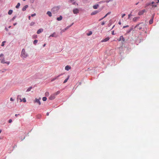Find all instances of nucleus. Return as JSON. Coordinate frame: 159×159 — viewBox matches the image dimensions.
Returning <instances> with one entry per match:
<instances>
[{"label": "nucleus", "mask_w": 159, "mask_h": 159, "mask_svg": "<svg viewBox=\"0 0 159 159\" xmlns=\"http://www.w3.org/2000/svg\"><path fill=\"white\" fill-rule=\"evenodd\" d=\"M28 56L27 54L25 52V50L24 49H23L21 52L20 56L22 58H25Z\"/></svg>", "instance_id": "1"}, {"label": "nucleus", "mask_w": 159, "mask_h": 159, "mask_svg": "<svg viewBox=\"0 0 159 159\" xmlns=\"http://www.w3.org/2000/svg\"><path fill=\"white\" fill-rule=\"evenodd\" d=\"M59 8L58 7H55L52 9L51 11L53 13H56L58 11Z\"/></svg>", "instance_id": "2"}, {"label": "nucleus", "mask_w": 159, "mask_h": 159, "mask_svg": "<svg viewBox=\"0 0 159 159\" xmlns=\"http://www.w3.org/2000/svg\"><path fill=\"white\" fill-rule=\"evenodd\" d=\"M148 5H151L152 6V7H155L157 6V5L154 2H152L151 3H149Z\"/></svg>", "instance_id": "3"}, {"label": "nucleus", "mask_w": 159, "mask_h": 159, "mask_svg": "<svg viewBox=\"0 0 159 159\" xmlns=\"http://www.w3.org/2000/svg\"><path fill=\"white\" fill-rule=\"evenodd\" d=\"M62 75V74H61L59 75H58L57 76H56L53 78H52V79H51V82H52L58 79V78L60 76H61V75Z\"/></svg>", "instance_id": "4"}, {"label": "nucleus", "mask_w": 159, "mask_h": 159, "mask_svg": "<svg viewBox=\"0 0 159 159\" xmlns=\"http://www.w3.org/2000/svg\"><path fill=\"white\" fill-rule=\"evenodd\" d=\"M0 60L1 62L2 63H6L7 65H9L10 63L9 61H5L4 58H3L2 59H1Z\"/></svg>", "instance_id": "5"}, {"label": "nucleus", "mask_w": 159, "mask_h": 159, "mask_svg": "<svg viewBox=\"0 0 159 159\" xmlns=\"http://www.w3.org/2000/svg\"><path fill=\"white\" fill-rule=\"evenodd\" d=\"M40 99V98H39V99L36 98H35V100L34 101V103L37 102L39 104V105H40L41 104V102L39 101V100Z\"/></svg>", "instance_id": "6"}, {"label": "nucleus", "mask_w": 159, "mask_h": 159, "mask_svg": "<svg viewBox=\"0 0 159 159\" xmlns=\"http://www.w3.org/2000/svg\"><path fill=\"white\" fill-rule=\"evenodd\" d=\"M55 98H56V96L54 93V94L51 95V96H50L49 98L50 100H53L54 99H55Z\"/></svg>", "instance_id": "7"}, {"label": "nucleus", "mask_w": 159, "mask_h": 159, "mask_svg": "<svg viewBox=\"0 0 159 159\" xmlns=\"http://www.w3.org/2000/svg\"><path fill=\"white\" fill-rule=\"evenodd\" d=\"M73 11L74 14H77L79 13V10L77 8H75L73 9Z\"/></svg>", "instance_id": "8"}, {"label": "nucleus", "mask_w": 159, "mask_h": 159, "mask_svg": "<svg viewBox=\"0 0 159 159\" xmlns=\"http://www.w3.org/2000/svg\"><path fill=\"white\" fill-rule=\"evenodd\" d=\"M118 40L119 41H120L121 40H122L123 42L125 41V39L122 36H121L120 38L118 39Z\"/></svg>", "instance_id": "9"}, {"label": "nucleus", "mask_w": 159, "mask_h": 159, "mask_svg": "<svg viewBox=\"0 0 159 159\" xmlns=\"http://www.w3.org/2000/svg\"><path fill=\"white\" fill-rule=\"evenodd\" d=\"M110 39V38L109 37H107L104 39H103L101 41V42H106L109 40Z\"/></svg>", "instance_id": "10"}, {"label": "nucleus", "mask_w": 159, "mask_h": 159, "mask_svg": "<svg viewBox=\"0 0 159 159\" xmlns=\"http://www.w3.org/2000/svg\"><path fill=\"white\" fill-rule=\"evenodd\" d=\"M145 11V10H143L142 11H141L139 12L138 14V15H141L143 14Z\"/></svg>", "instance_id": "11"}, {"label": "nucleus", "mask_w": 159, "mask_h": 159, "mask_svg": "<svg viewBox=\"0 0 159 159\" xmlns=\"http://www.w3.org/2000/svg\"><path fill=\"white\" fill-rule=\"evenodd\" d=\"M71 69V67L70 66L67 65L65 66V69L66 70H69Z\"/></svg>", "instance_id": "12"}, {"label": "nucleus", "mask_w": 159, "mask_h": 159, "mask_svg": "<svg viewBox=\"0 0 159 159\" xmlns=\"http://www.w3.org/2000/svg\"><path fill=\"white\" fill-rule=\"evenodd\" d=\"M98 12L99 11H95L92 12L91 14V15H94L98 13Z\"/></svg>", "instance_id": "13"}, {"label": "nucleus", "mask_w": 159, "mask_h": 159, "mask_svg": "<svg viewBox=\"0 0 159 159\" xmlns=\"http://www.w3.org/2000/svg\"><path fill=\"white\" fill-rule=\"evenodd\" d=\"M139 18V17H135L133 19V20L134 22H136Z\"/></svg>", "instance_id": "14"}, {"label": "nucleus", "mask_w": 159, "mask_h": 159, "mask_svg": "<svg viewBox=\"0 0 159 159\" xmlns=\"http://www.w3.org/2000/svg\"><path fill=\"white\" fill-rule=\"evenodd\" d=\"M28 7V5H26L25 6L23 7V8L22 9V10L23 11H24L26 10L27 8Z\"/></svg>", "instance_id": "15"}, {"label": "nucleus", "mask_w": 159, "mask_h": 159, "mask_svg": "<svg viewBox=\"0 0 159 159\" xmlns=\"http://www.w3.org/2000/svg\"><path fill=\"white\" fill-rule=\"evenodd\" d=\"M43 31V30L42 29H39L37 32V33L38 34H39L41 33Z\"/></svg>", "instance_id": "16"}, {"label": "nucleus", "mask_w": 159, "mask_h": 159, "mask_svg": "<svg viewBox=\"0 0 159 159\" xmlns=\"http://www.w3.org/2000/svg\"><path fill=\"white\" fill-rule=\"evenodd\" d=\"M99 7V5L98 4H96L93 6V8L94 9H97Z\"/></svg>", "instance_id": "17"}, {"label": "nucleus", "mask_w": 159, "mask_h": 159, "mask_svg": "<svg viewBox=\"0 0 159 159\" xmlns=\"http://www.w3.org/2000/svg\"><path fill=\"white\" fill-rule=\"evenodd\" d=\"M62 19V17L61 16H60L59 17H57V20L58 21L61 20Z\"/></svg>", "instance_id": "18"}, {"label": "nucleus", "mask_w": 159, "mask_h": 159, "mask_svg": "<svg viewBox=\"0 0 159 159\" xmlns=\"http://www.w3.org/2000/svg\"><path fill=\"white\" fill-rule=\"evenodd\" d=\"M47 14H48V16L50 17H51L52 16V13L50 11H48L47 13Z\"/></svg>", "instance_id": "19"}, {"label": "nucleus", "mask_w": 159, "mask_h": 159, "mask_svg": "<svg viewBox=\"0 0 159 159\" xmlns=\"http://www.w3.org/2000/svg\"><path fill=\"white\" fill-rule=\"evenodd\" d=\"M13 12V11L12 10H10L8 12V14L9 15H10L12 14Z\"/></svg>", "instance_id": "20"}, {"label": "nucleus", "mask_w": 159, "mask_h": 159, "mask_svg": "<svg viewBox=\"0 0 159 159\" xmlns=\"http://www.w3.org/2000/svg\"><path fill=\"white\" fill-rule=\"evenodd\" d=\"M69 78V76H68L67 78L64 81L63 83H66L67 81Z\"/></svg>", "instance_id": "21"}, {"label": "nucleus", "mask_w": 159, "mask_h": 159, "mask_svg": "<svg viewBox=\"0 0 159 159\" xmlns=\"http://www.w3.org/2000/svg\"><path fill=\"white\" fill-rule=\"evenodd\" d=\"M153 22V18H152V19L150 20L149 21V23L150 24H152Z\"/></svg>", "instance_id": "22"}, {"label": "nucleus", "mask_w": 159, "mask_h": 159, "mask_svg": "<svg viewBox=\"0 0 159 159\" xmlns=\"http://www.w3.org/2000/svg\"><path fill=\"white\" fill-rule=\"evenodd\" d=\"M55 33H52V34H51L49 36V37H57V36H55Z\"/></svg>", "instance_id": "23"}, {"label": "nucleus", "mask_w": 159, "mask_h": 159, "mask_svg": "<svg viewBox=\"0 0 159 159\" xmlns=\"http://www.w3.org/2000/svg\"><path fill=\"white\" fill-rule=\"evenodd\" d=\"M20 6V3H18L17 4V5H16V8H18Z\"/></svg>", "instance_id": "24"}, {"label": "nucleus", "mask_w": 159, "mask_h": 159, "mask_svg": "<svg viewBox=\"0 0 159 159\" xmlns=\"http://www.w3.org/2000/svg\"><path fill=\"white\" fill-rule=\"evenodd\" d=\"M60 93V91H58L57 92H56L54 93V94L56 96L57 95H58Z\"/></svg>", "instance_id": "25"}, {"label": "nucleus", "mask_w": 159, "mask_h": 159, "mask_svg": "<svg viewBox=\"0 0 159 159\" xmlns=\"http://www.w3.org/2000/svg\"><path fill=\"white\" fill-rule=\"evenodd\" d=\"M107 16V15H106L103 17L102 18L100 19L99 20V21H100L101 20H103V19H104V18H105V17H106Z\"/></svg>", "instance_id": "26"}, {"label": "nucleus", "mask_w": 159, "mask_h": 159, "mask_svg": "<svg viewBox=\"0 0 159 159\" xmlns=\"http://www.w3.org/2000/svg\"><path fill=\"white\" fill-rule=\"evenodd\" d=\"M38 40H35L34 41L33 43L34 44H36L38 42Z\"/></svg>", "instance_id": "27"}, {"label": "nucleus", "mask_w": 159, "mask_h": 159, "mask_svg": "<svg viewBox=\"0 0 159 159\" xmlns=\"http://www.w3.org/2000/svg\"><path fill=\"white\" fill-rule=\"evenodd\" d=\"M32 89V87H30V88H28L27 89V91H26L27 92H29V91H30L31 89Z\"/></svg>", "instance_id": "28"}, {"label": "nucleus", "mask_w": 159, "mask_h": 159, "mask_svg": "<svg viewBox=\"0 0 159 159\" xmlns=\"http://www.w3.org/2000/svg\"><path fill=\"white\" fill-rule=\"evenodd\" d=\"M47 98L46 97H43L42 98V100L43 101H45L47 100Z\"/></svg>", "instance_id": "29"}, {"label": "nucleus", "mask_w": 159, "mask_h": 159, "mask_svg": "<svg viewBox=\"0 0 159 159\" xmlns=\"http://www.w3.org/2000/svg\"><path fill=\"white\" fill-rule=\"evenodd\" d=\"M6 43L5 41H4L2 42V44H1V46H3L4 45V43Z\"/></svg>", "instance_id": "30"}, {"label": "nucleus", "mask_w": 159, "mask_h": 159, "mask_svg": "<svg viewBox=\"0 0 159 159\" xmlns=\"http://www.w3.org/2000/svg\"><path fill=\"white\" fill-rule=\"evenodd\" d=\"M49 93L48 92H46L45 93V95L46 96H49Z\"/></svg>", "instance_id": "31"}, {"label": "nucleus", "mask_w": 159, "mask_h": 159, "mask_svg": "<svg viewBox=\"0 0 159 159\" xmlns=\"http://www.w3.org/2000/svg\"><path fill=\"white\" fill-rule=\"evenodd\" d=\"M155 3H158L159 2V0H154Z\"/></svg>", "instance_id": "32"}, {"label": "nucleus", "mask_w": 159, "mask_h": 159, "mask_svg": "<svg viewBox=\"0 0 159 159\" xmlns=\"http://www.w3.org/2000/svg\"><path fill=\"white\" fill-rule=\"evenodd\" d=\"M35 23L34 22H31V23H30V26H33V25Z\"/></svg>", "instance_id": "33"}, {"label": "nucleus", "mask_w": 159, "mask_h": 159, "mask_svg": "<svg viewBox=\"0 0 159 159\" xmlns=\"http://www.w3.org/2000/svg\"><path fill=\"white\" fill-rule=\"evenodd\" d=\"M22 101L24 102H26V100L25 99V98H24L22 99Z\"/></svg>", "instance_id": "34"}, {"label": "nucleus", "mask_w": 159, "mask_h": 159, "mask_svg": "<svg viewBox=\"0 0 159 159\" xmlns=\"http://www.w3.org/2000/svg\"><path fill=\"white\" fill-rule=\"evenodd\" d=\"M10 101H14L15 100V99H13V98H10Z\"/></svg>", "instance_id": "35"}, {"label": "nucleus", "mask_w": 159, "mask_h": 159, "mask_svg": "<svg viewBox=\"0 0 159 159\" xmlns=\"http://www.w3.org/2000/svg\"><path fill=\"white\" fill-rule=\"evenodd\" d=\"M125 16V14H122V16H121V17L122 18H123L124 17V16Z\"/></svg>", "instance_id": "36"}, {"label": "nucleus", "mask_w": 159, "mask_h": 159, "mask_svg": "<svg viewBox=\"0 0 159 159\" xmlns=\"http://www.w3.org/2000/svg\"><path fill=\"white\" fill-rule=\"evenodd\" d=\"M73 24H72V25L70 26H67L65 29V30H67L68 28H69Z\"/></svg>", "instance_id": "37"}, {"label": "nucleus", "mask_w": 159, "mask_h": 159, "mask_svg": "<svg viewBox=\"0 0 159 159\" xmlns=\"http://www.w3.org/2000/svg\"><path fill=\"white\" fill-rule=\"evenodd\" d=\"M129 27V25H125V26H124L123 27V28H126V27Z\"/></svg>", "instance_id": "38"}, {"label": "nucleus", "mask_w": 159, "mask_h": 159, "mask_svg": "<svg viewBox=\"0 0 159 159\" xmlns=\"http://www.w3.org/2000/svg\"><path fill=\"white\" fill-rule=\"evenodd\" d=\"M132 16V15L131 14H129L128 15V19H129L130 16Z\"/></svg>", "instance_id": "39"}, {"label": "nucleus", "mask_w": 159, "mask_h": 159, "mask_svg": "<svg viewBox=\"0 0 159 159\" xmlns=\"http://www.w3.org/2000/svg\"><path fill=\"white\" fill-rule=\"evenodd\" d=\"M111 13V12H108V13H107V14H106V15H107V16L109 14H110Z\"/></svg>", "instance_id": "40"}, {"label": "nucleus", "mask_w": 159, "mask_h": 159, "mask_svg": "<svg viewBox=\"0 0 159 159\" xmlns=\"http://www.w3.org/2000/svg\"><path fill=\"white\" fill-rule=\"evenodd\" d=\"M36 16V14L35 13H34V14H32L31 15V16Z\"/></svg>", "instance_id": "41"}, {"label": "nucleus", "mask_w": 159, "mask_h": 159, "mask_svg": "<svg viewBox=\"0 0 159 159\" xmlns=\"http://www.w3.org/2000/svg\"><path fill=\"white\" fill-rule=\"evenodd\" d=\"M12 122V120L11 119H10L9 120V123H11Z\"/></svg>", "instance_id": "42"}, {"label": "nucleus", "mask_w": 159, "mask_h": 159, "mask_svg": "<svg viewBox=\"0 0 159 159\" xmlns=\"http://www.w3.org/2000/svg\"><path fill=\"white\" fill-rule=\"evenodd\" d=\"M16 17V16H14L13 18H12V20H14Z\"/></svg>", "instance_id": "43"}, {"label": "nucleus", "mask_w": 159, "mask_h": 159, "mask_svg": "<svg viewBox=\"0 0 159 159\" xmlns=\"http://www.w3.org/2000/svg\"><path fill=\"white\" fill-rule=\"evenodd\" d=\"M105 24V22H102L101 23V25H103Z\"/></svg>", "instance_id": "44"}, {"label": "nucleus", "mask_w": 159, "mask_h": 159, "mask_svg": "<svg viewBox=\"0 0 159 159\" xmlns=\"http://www.w3.org/2000/svg\"><path fill=\"white\" fill-rule=\"evenodd\" d=\"M111 0H109V1H108V0H106V1H105V2H106L107 3H108Z\"/></svg>", "instance_id": "45"}, {"label": "nucleus", "mask_w": 159, "mask_h": 159, "mask_svg": "<svg viewBox=\"0 0 159 159\" xmlns=\"http://www.w3.org/2000/svg\"><path fill=\"white\" fill-rule=\"evenodd\" d=\"M92 34V32H91L89 34H88V35L89 36V35H90L91 34Z\"/></svg>", "instance_id": "46"}, {"label": "nucleus", "mask_w": 159, "mask_h": 159, "mask_svg": "<svg viewBox=\"0 0 159 159\" xmlns=\"http://www.w3.org/2000/svg\"><path fill=\"white\" fill-rule=\"evenodd\" d=\"M33 37L34 38H37L36 36H34Z\"/></svg>", "instance_id": "47"}, {"label": "nucleus", "mask_w": 159, "mask_h": 159, "mask_svg": "<svg viewBox=\"0 0 159 159\" xmlns=\"http://www.w3.org/2000/svg\"><path fill=\"white\" fill-rule=\"evenodd\" d=\"M3 56V54H1L0 55V57Z\"/></svg>", "instance_id": "48"}, {"label": "nucleus", "mask_w": 159, "mask_h": 159, "mask_svg": "<svg viewBox=\"0 0 159 159\" xmlns=\"http://www.w3.org/2000/svg\"><path fill=\"white\" fill-rule=\"evenodd\" d=\"M19 115V114H15V116H17Z\"/></svg>", "instance_id": "49"}, {"label": "nucleus", "mask_w": 159, "mask_h": 159, "mask_svg": "<svg viewBox=\"0 0 159 159\" xmlns=\"http://www.w3.org/2000/svg\"><path fill=\"white\" fill-rule=\"evenodd\" d=\"M28 18H29V19L30 20V16H29V17H28Z\"/></svg>", "instance_id": "50"}, {"label": "nucleus", "mask_w": 159, "mask_h": 159, "mask_svg": "<svg viewBox=\"0 0 159 159\" xmlns=\"http://www.w3.org/2000/svg\"><path fill=\"white\" fill-rule=\"evenodd\" d=\"M47 116H48L49 115V113L48 112H47Z\"/></svg>", "instance_id": "51"}, {"label": "nucleus", "mask_w": 159, "mask_h": 159, "mask_svg": "<svg viewBox=\"0 0 159 159\" xmlns=\"http://www.w3.org/2000/svg\"><path fill=\"white\" fill-rule=\"evenodd\" d=\"M20 102H21L22 101V100L21 99V98H20Z\"/></svg>", "instance_id": "52"}, {"label": "nucleus", "mask_w": 159, "mask_h": 159, "mask_svg": "<svg viewBox=\"0 0 159 159\" xmlns=\"http://www.w3.org/2000/svg\"><path fill=\"white\" fill-rule=\"evenodd\" d=\"M139 30H140V29H142V27H139Z\"/></svg>", "instance_id": "53"}, {"label": "nucleus", "mask_w": 159, "mask_h": 159, "mask_svg": "<svg viewBox=\"0 0 159 159\" xmlns=\"http://www.w3.org/2000/svg\"><path fill=\"white\" fill-rule=\"evenodd\" d=\"M118 23L119 25H121V23L120 22H119Z\"/></svg>", "instance_id": "54"}, {"label": "nucleus", "mask_w": 159, "mask_h": 159, "mask_svg": "<svg viewBox=\"0 0 159 159\" xmlns=\"http://www.w3.org/2000/svg\"><path fill=\"white\" fill-rule=\"evenodd\" d=\"M16 23H14V24L13 25H16Z\"/></svg>", "instance_id": "55"}, {"label": "nucleus", "mask_w": 159, "mask_h": 159, "mask_svg": "<svg viewBox=\"0 0 159 159\" xmlns=\"http://www.w3.org/2000/svg\"><path fill=\"white\" fill-rule=\"evenodd\" d=\"M139 3V2H137V3H136V4H135V5H138V4Z\"/></svg>", "instance_id": "56"}, {"label": "nucleus", "mask_w": 159, "mask_h": 159, "mask_svg": "<svg viewBox=\"0 0 159 159\" xmlns=\"http://www.w3.org/2000/svg\"><path fill=\"white\" fill-rule=\"evenodd\" d=\"M139 26V25H137L136 26V27H138Z\"/></svg>", "instance_id": "57"}, {"label": "nucleus", "mask_w": 159, "mask_h": 159, "mask_svg": "<svg viewBox=\"0 0 159 159\" xmlns=\"http://www.w3.org/2000/svg\"><path fill=\"white\" fill-rule=\"evenodd\" d=\"M45 45H46V44H44L43 45V47H45Z\"/></svg>", "instance_id": "58"}, {"label": "nucleus", "mask_w": 159, "mask_h": 159, "mask_svg": "<svg viewBox=\"0 0 159 159\" xmlns=\"http://www.w3.org/2000/svg\"><path fill=\"white\" fill-rule=\"evenodd\" d=\"M5 29H6V30H7H7H8V29H7V28H5Z\"/></svg>", "instance_id": "59"}, {"label": "nucleus", "mask_w": 159, "mask_h": 159, "mask_svg": "<svg viewBox=\"0 0 159 159\" xmlns=\"http://www.w3.org/2000/svg\"><path fill=\"white\" fill-rule=\"evenodd\" d=\"M1 132H2L1 130H0V134L1 133Z\"/></svg>", "instance_id": "60"}, {"label": "nucleus", "mask_w": 159, "mask_h": 159, "mask_svg": "<svg viewBox=\"0 0 159 159\" xmlns=\"http://www.w3.org/2000/svg\"><path fill=\"white\" fill-rule=\"evenodd\" d=\"M11 27V26H9V28H10Z\"/></svg>", "instance_id": "61"}]
</instances>
